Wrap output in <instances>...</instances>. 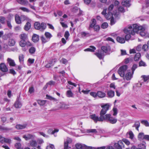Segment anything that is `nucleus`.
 Segmentation results:
<instances>
[{"mask_svg":"<svg viewBox=\"0 0 149 149\" xmlns=\"http://www.w3.org/2000/svg\"><path fill=\"white\" fill-rule=\"evenodd\" d=\"M19 37L22 40H26L27 39V35L24 33L21 34L19 35Z\"/></svg>","mask_w":149,"mask_h":149,"instance_id":"obj_22","label":"nucleus"},{"mask_svg":"<svg viewBox=\"0 0 149 149\" xmlns=\"http://www.w3.org/2000/svg\"><path fill=\"white\" fill-rule=\"evenodd\" d=\"M127 68V66L125 65L120 67L118 72L121 77H124L125 72Z\"/></svg>","mask_w":149,"mask_h":149,"instance_id":"obj_6","label":"nucleus"},{"mask_svg":"<svg viewBox=\"0 0 149 149\" xmlns=\"http://www.w3.org/2000/svg\"><path fill=\"white\" fill-rule=\"evenodd\" d=\"M21 17L16 15L15 17V20L16 23L17 24H20L21 23Z\"/></svg>","mask_w":149,"mask_h":149,"instance_id":"obj_28","label":"nucleus"},{"mask_svg":"<svg viewBox=\"0 0 149 149\" xmlns=\"http://www.w3.org/2000/svg\"><path fill=\"white\" fill-rule=\"evenodd\" d=\"M87 131L89 133H96L97 132V131L95 129H88Z\"/></svg>","mask_w":149,"mask_h":149,"instance_id":"obj_50","label":"nucleus"},{"mask_svg":"<svg viewBox=\"0 0 149 149\" xmlns=\"http://www.w3.org/2000/svg\"><path fill=\"white\" fill-rule=\"evenodd\" d=\"M118 10L121 13H124L125 12V10L124 8L122 6H119L118 8Z\"/></svg>","mask_w":149,"mask_h":149,"instance_id":"obj_51","label":"nucleus"},{"mask_svg":"<svg viewBox=\"0 0 149 149\" xmlns=\"http://www.w3.org/2000/svg\"><path fill=\"white\" fill-rule=\"evenodd\" d=\"M95 54L100 59H102L104 56L103 52H102L101 51H98L97 52L95 53Z\"/></svg>","mask_w":149,"mask_h":149,"instance_id":"obj_12","label":"nucleus"},{"mask_svg":"<svg viewBox=\"0 0 149 149\" xmlns=\"http://www.w3.org/2000/svg\"><path fill=\"white\" fill-rule=\"evenodd\" d=\"M113 115L114 116H116L117 113V109L116 108L114 107L113 109Z\"/></svg>","mask_w":149,"mask_h":149,"instance_id":"obj_60","label":"nucleus"},{"mask_svg":"<svg viewBox=\"0 0 149 149\" xmlns=\"http://www.w3.org/2000/svg\"><path fill=\"white\" fill-rule=\"evenodd\" d=\"M27 125V124H18L16 125V128L17 130H22L26 128Z\"/></svg>","mask_w":149,"mask_h":149,"instance_id":"obj_11","label":"nucleus"},{"mask_svg":"<svg viewBox=\"0 0 149 149\" xmlns=\"http://www.w3.org/2000/svg\"><path fill=\"white\" fill-rule=\"evenodd\" d=\"M141 123L146 127L149 126V123L147 120H142L141 121Z\"/></svg>","mask_w":149,"mask_h":149,"instance_id":"obj_40","label":"nucleus"},{"mask_svg":"<svg viewBox=\"0 0 149 149\" xmlns=\"http://www.w3.org/2000/svg\"><path fill=\"white\" fill-rule=\"evenodd\" d=\"M31 22L28 21L26 23L24 27V29L25 30L28 31L30 28L31 27L30 22Z\"/></svg>","mask_w":149,"mask_h":149,"instance_id":"obj_20","label":"nucleus"},{"mask_svg":"<svg viewBox=\"0 0 149 149\" xmlns=\"http://www.w3.org/2000/svg\"><path fill=\"white\" fill-rule=\"evenodd\" d=\"M72 139L69 137H67L66 140L64 142V149H68V144L72 143Z\"/></svg>","mask_w":149,"mask_h":149,"instance_id":"obj_8","label":"nucleus"},{"mask_svg":"<svg viewBox=\"0 0 149 149\" xmlns=\"http://www.w3.org/2000/svg\"><path fill=\"white\" fill-rule=\"evenodd\" d=\"M34 26L35 28L37 30H40V31H43L46 28V24L45 23L42 22L41 24L38 22H36L34 23Z\"/></svg>","mask_w":149,"mask_h":149,"instance_id":"obj_4","label":"nucleus"},{"mask_svg":"<svg viewBox=\"0 0 149 149\" xmlns=\"http://www.w3.org/2000/svg\"><path fill=\"white\" fill-rule=\"evenodd\" d=\"M140 126V123L139 121H136L134 124L132 126L133 127H135L136 129L139 131V128Z\"/></svg>","mask_w":149,"mask_h":149,"instance_id":"obj_31","label":"nucleus"},{"mask_svg":"<svg viewBox=\"0 0 149 149\" xmlns=\"http://www.w3.org/2000/svg\"><path fill=\"white\" fill-rule=\"evenodd\" d=\"M144 26H145V30H138V31L139 30H140V31H141L139 33H140V35L141 36L145 37V38H146V37L149 38V33H146L143 31H145V30L147 28V26L145 24V25H143V26H141L144 27Z\"/></svg>","mask_w":149,"mask_h":149,"instance_id":"obj_7","label":"nucleus"},{"mask_svg":"<svg viewBox=\"0 0 149 149\" xmlns=\"http://www.w3.org/2000/svg\"><path fill=\"white\" fill-rule=\"evenodd\" d=\"M19 60L21 63H23L24 60V56L23 54H20L19 55Z\"/></svg>","mask_w":149,"mask_h":149,"instance_id":"obj_38","label":"nucleus"},{"mask_svg":"<svg viewBox=\"0 0 149 149\" xmlns=\"http://www.w3.org/2000/svg\"><path fill=\"white\" fill-rule=\"evenodd\" d=\"M16 1L18 3L24 6L27 5L29 3L27 0H16Z\"/></svg>","mask_w":149,"mask_h":149,"instance_id":"obj_16","label":"nucleus"},{"mask_svg":"<svg viewBox=\"0 0 149 149\" xmlns=\"http://www.w3.org/2000/svg\"><path fill=\"white\" fill-rule=\"evenodd\" d=\"M90 95L94 97H96L97 96V93H96L94 92H91L90 93Z\"/></svg>","mask_w":149,"mask_h":149,"instance_id":"obj_62","label":"nucleus"},{"mask_svg":"<svg viewBox=\"0 0 149 149\" xmlns=\"http://www.w3.org/2000/svg\"><path fill=\"white\" fill-rule=\"evenodd\" d=\"M97 96L100 98L104 97L106 95V93L102 91H99L97 92Z\"/></svg>","mask_w":149,"mask_h":149,"instance_id":"obj_13","label":"nucleus"},{"mask_svg":"<svg viewBox=\"0 0 149 149\" xmlns=\"http://www.w3.org/2000/svg\"><path fill=\"white\" fill-rule=\"evenodd\" d=\"M45 36L48 40H49L50 38L52 37V35L49 32H46L45 33Z\"/></svg>","mask_w":149,"mask_h":149,"instance_id":"obj_30","label":"nucleus"},{"mask_svg":"<svg viewBox=\"0 0 149 149\" xmlns=\"http://www.w3.org/2000/svg\"><path fill=\"white\" fill-rule=\"evenodd\" d=\"M108 26V24L107 23L104 22L103 23L101 26L102 28L105 29L107 28Z\"/></svg>","mask_w":149,"mask_h":149,"instance_id":"obj_52","label":"nucleus"},{"mask_svg":"<svg viewBox=\"0 0 149 149\" xmlns=\"http://www.w3.org/2000/svg\"><path fill=\"white\" fill-rule=\"evenodd\" d=\"M7 61L10 66H15V64L14 60H13L10 58H8Z\"/></svg>","mask_w":149,"mask_h":149,"instance_id":"obj_17","label":"nucleus"},{"mask_svg":"<svg viewBox=\"0 0 149 149\" xmlns=\"http://www.w3.org/2000/svg\"><path fill=\"white\" fill-rule=\"evenodd\" d=\"M107 95L108 97L112 98L114 96V91L111 90L108 91L107 92Z\"/></svg>","mask_w":149,"mask_h":149,"instance_id":"obj_14","label":"nucleus"},{"mask_svg":"<svg viewBox=\"0 0 149 149\" xmlns=\"http://www.w3.org/2000/svg\"><path fill=\"white\" fill-rule=\"evenodd\" d=\"M114 7V5L113 4H111L110 5L108 8V9H107V12L110 13H111V11L113 9Z\"/></svg>","mask_w":149,"mask_h":149,"instance_id":"obj_45","label":"nucleus"},{"mask_svg":"<svg viewBox=\"0 0 149 149\" xmlns=\"http://www.w3.org/2000/svg\"><path fill=\"white\" fill-rule=\"evenodd\" d=\"M97 149H114L112 146H102L100 147H97Z\"/></svg>","mask_w":149,"mask_h":149,"instance_id":"obj_29","label":"nucleus"},{"mask_svg":"<svg viewBox=\"0 0 149 149\" xmlns=\"http://www.w3.org/2000/svg\"><path fill=\"white\" fill-rule=\"evenodd\" d=\"M39 40V36L36 34H34L32 37V40L34 42H38Z\"/></svg>","mask_w":149,"mask_h":149,"instance_id":"obj_19","label":"nucleus"},{"mask_svg":"<svg viewBox=\"0 0 149 149\" xmlns=\"http://www.w3.org/2000/svg\"><path fill=\"white\" fill-rule=\"evenodd\" d=\"M14 105L15 108H19L22 107V105L20 102L18 100L15 102Z\"/></svg>","mask_w":149,"mask_h":149,"instance_id":"obj_21","label":"nucleus"},{"mask_svg":"<svg viewBox=\"0 0 149 149\" xmlns=\"http://www.w3.org/2000/svg\"><path fill=\"white\" fill-rule=\"evenodd\" d=\"M138 137L139 140H141L145 139V135L143 133H140L138 135Z\"/></svg>","mask_w":149,"mask_h":149,"instance_id":"obj_24","label":"nucleus"},{"mask_svg":"<svg viewBox=\"0 0 149 149\" xmlns=\"http://www.w3.org/2000/svg\"><path fill=\"white\" fill-rule=\"evenodd\" d=\"M123 142H124L127 145H129L130 144V142L127 139H123Z\"/></svg>","mask_w":149,"mask_h":149,"instance_id":"obj_55","label":"nucleus"},{"mask_svg":"<svg viewBox=\"0 0 149 149\" xmlns=\"http://www.w3.org/2000/svg\"><path fill=\"white\" fill-rule=\"evenodd\" d=\"M145 29V26H139L137 24H134L132 26H130L127 28H125L124 31L125 33L127 34L125 36V39L126 40H129L131 38L130 35H134L135 33L138 32L139 30H143Z\"/></svg>","mask_w":149,"mask_h":149,"instance_id":"obj_1","label":"nucleus"},{"mask_svg":"<svg viewBox=\"0 0 149 149\" xmlns=\"http://www.w3.org/2000/svg\"><path fill=\"white\" fill-rule=\"evenodd\" d=\"M67 96L68 97H72L73 96V94L71 90H69L67 91L66 93Z\"/></svg>","mask_w":149,"mask_h":149,"instance_id":"obj_32","label":"nucleus"},{"mask_svg":"<svg viewBox=\"0 0 149 149\" xmlns=\"http://www.w3.org/2000/svg\"><path fill=\"white\" fill-rule=\"evenodd\" d=\"M83 146L80 143H77L75 145V148L73 149H83Z\"/></svg>","mask_w":149,"mask_h":149,"instance_id":"obj_35","label":"nucleus"},{"mask_svg":"<svg viewBox=\"0 0 149 149\" xmlns=\"http://www.w3.org/2000/svg\"><path fill=\"white\" fill-rule=\"evenodd\" d=\"M15 41L14 40L11 39L9 40L8 42V44L9 46H13L15 45Z\"/></svg>","mask_w":149,"mask_h":149,"instance_id":"obj_33","label":"nucleus"},{"mask_svg":"<svg viewBox=\"0 0 149 149\" xmlns=\"http://www.w3.org/2000/svg\"><path fill=\"white\" fill-rule=\"evenodd\" d=\"M38 103L41 106L44 105L46 103V101L45 100H38Z\"/></svg>","mask_w":149,"mask_h":149,"instance_id":"obj_49","label":"nucleus"},{"mask_svg":"<svg viewBox=\"0 0 149 149\" xmlns=\"http://www.w3.org/2000/svg\"><path fill=\"white\" fill-rule=\"evenodd\" d=\"M0 70L3 72H6L8 70L7 66L3 63H1L0 64Z\"/></svg>","mask_w":149,"mask_h":149,"instance_id":"obj_9","label":"nucleus"},{"mask_svg":"<svg viewBox=\"0 0 149 149\" xmlns=\"http://www.w3.org/2000/svg\"><path fill=\"white\" fill-rule=\"evenodd\" d=\"M130 1V0H123L122 2V4L124 6L129 7L131 5Z\"/></svg>","mask_w":149,"mask_h":149,"instance_id":"obj_10","label":"nucleus"},{"mask_svg":"<svg viewBox=\"0 0 149 149\" xmlns=\"http://www.w3.org/2000/svg\"><path fill=\"white\" fill-rule=\"evenodd\" d=\"M26 40H22L19 42V45L22 47H23L26 45Z\"/></svg>","mask_w":149,"mask_h":149,"instance_id":"obj_37","label":"nucleus"},{"mask_svg":"<svg viewBox=\"0 0 149 149\" xmlns=\"http://www.w3.org/2000/svg\"><path fill=\"white\" fill-rule=\"evenodd\" d=\"M54 147L53 145L49 144L47 146L46 149H54Z\"/></svg>","mask_w":149,"mask_h":149,"instance_id":"obj_57","label":"nucleus"},{"mask_svg":"<svg viewBox=\"0 0 149 149\" xmlns=\"http://www.w3.org/2000/svg\"><path fill=\"white\" fill-rule=\"evenodd\" d=\"M137 68V65L135 64H134L132 68V74H133L134 72Z\"/></svg>","mask_w":149,"mask_h":149,"instance_id":"obj_58","label":"nucleus"},{"mask_svg":"<svg viewBox=\"0 0 149 149\" xmlns=\"http://www.w3.org/2000/svg\"><path fill=\"white\" fill-rule=\"evenodd\" d=\"M102 50L105 53H108L110 50V47L109 46H102L101 47Z\"/></svg>","mask_w":149,"mask_h":149,"instance_id":"obj_15","label":"nucleus"},{"mask_svg":"<svg viewBox=\"0 0 149 149\" xmlns=\"http://www.w3.org/2000/svg\"><path fill=\"white\" fill-rule=\"evenodd\" d=\"M114 146L117 149H122L121 145H120L117 143H115L114 145Z\"/></svg>","mask_w":149,"mask_h":149,"instance_id":"obj_46","label":"nucleus"},{"mask_svg":"<svg viewBox=\"0 0 149 149\" xmlns=\"http://www.w3.org/2000/svg\"><path fill=\"white\" fill-rule=\"evenodd\" d=\"M21 20L22 21L26 20L28 22H31V20L29 18L27 17L24 15H22L20 16Z\"/></svg>","mask_w":149,"mask_h":149,"instance_id":"obj_27","label":"nucleus"},{"mask_svg":"<svg viewBox=\"0 0 149 149\" xmlns=\"http://www.w3.org/2000/svg\"><path fill=\"white\" fill-rule=\"evenodd\" d=\"M116 40L118 42L121 43H124L125 42V40L124 38L120 37H118L117 38Z\"/></svg>","mask_w":149,"mask_h":149,"instance_id":"obj_25","label":"nucleus"},{"mask_svg":"<svg viewBox=\"0 0 149 149\" xmlns=\"http://www.w3.org/2000/svg\"><path fill=\"white\" fill-rule=\"evenodd\" d=\"M141 56V54L139 53H136L135 55L134 59L135 61H137L139 59Z\"/></svg>","mask_w":149,"mask_h":149,"instance_id":"obj_34","label":"nucleus"},{"mask_svg":"<svg viewBox=\"0 0 149 149\" xmlns=\"http://www.w3.org/2000/svg\"><path fill=\"white\" fill-rule=\"evenodd\" d=\"M139 65L140 66H146V64L144 62L141 61L139 63Z\"/></svg>","mask_w":149,"mask_h":149,"instance_id":"obj_63","label":"nucleus"},{"mask_svg":"<svg viewBox=\"0 0 149 149\" xmlns=\"http://www.w3.org/2000/svg\"><path fill=\"white\" fill-rule=\"evenodd\" d=\"M6 19L3 16H0V22L3 24L5 23Z\"/></svg>","mask_w":149,"mask_h":149,"instance_id":"obj_39","label":"nucleus"},{"mask_svg":"<svg viewBox=\"0 0 149 149\" xmlns=\"http://www.w3.org/2000/svg\"><path fill=\"white\" fill-rule=\"evenodd\" d=\"M129 134L130 136V138L131 139H132L134 136V135L132 132L131 131H130L129 132Z\"/></svg>","mask_w":149,"mask_h":149,"instance_id":"obj_56","label":"nucleus"},{"mask_svg":"<svg viewBox=\"0 0 149 149\" xmlns=\"http://www.w3.org/2000/svg\"><path fill=\"white\" fill-rule=\"evenodd\" d=\"M96 48L93 46H90V48H87L84 49L85 51H90L91 52H93L95 50Z\"/></svg>","mask_w":149,"mask_h":149,"instance_id":"obj_26","label":"nucleus"},{"mask_svg":"<svg viewBox=\"0 0 149 149\" xmlns=\"http://www.w3.org/2000/svg\"><path fill=\"white\" fill-rule=\"evenodd\" d=\"M132 74L131 72H128L126 74L125 76L126 79L127 80H130L132 78Z\"/></svg>","mask_w":149,"mask_h":149,"instance_id":"obj_23","label":"nucleus"},{"mask_svg":"<svg viewBox=\"0 0 149 149\" xmlns=\"http://www.w3.org/2000/svg\"><path fill=\"white\" fill-rule=\"evenodd\" d=\"M24 138L26 140H28L31 139H33L34 138V136L31 134H28L26 135H24L23 136Z\"/></svg>","mask_w":149,"mask_h":149,"instance_id":"obj_18","label":"nucleus"},{"mask_svg":"<svg viewBox=\"0 0 149 149\" xmlns=\"http://www.w3.org/2000/svg\"><path fill=\"white\" fill-rule=\"evenodd\" d=\"M101 13L107 19H110L113 17V16H114L115 17H118V15L117 13L113 15L112 13L107 12V8L104 9Z\"/></svg>","mask_w":149,"mask_h":149,"instance_id":"obj_3","label":"nucleus"},{"mask_svg":"<svg viewBox=\"0 0 149 149\" xmlns=\"http://www.w3.org/2000/svg\"><path fill=\"white\" fill-rule=\"evenodd\" d=\"M42 42L43 43H45L49 41L47 38H45L43 36H42L40 38Z\"/></svg>","mask_w":149,"mask_h":149,"instance_id":"obj_36","label":"nucleus"},{"mask_svg":"<svg viewBox=\"0 0 149 149\" xmlns=\"http://www.w3.org/2000/svg\"><path fill=\"white\" fill-rule=\"evenodd\" d=\"M19 9H21L24 12H26L27 13H29V10L28 8L25 7H21L19 8Z\"/></svg>","mask_w":149,"mask_h":149,"instance_id":"obj_54","label":"nucleus"},{"mask_svg":"<svg viewBox=\"0 0 149 149\" xmlns=\"http://www.w3.org/2000/svg\"><path fill=\"white\" fill-rule=\"evenodd\" d=\"M101 107L102 108V109L100 112V116L99 117L95 114H93L90 116V118L92 119L95 123H96L97 121L102 122L104 120V115L109 109L110 106L109 104H106L102 106Z\"/></svg>","mask_w":149,"mask_h":149,"instance_id":"obj_2","label":"nucleus"},{"mask_svg":"<svg viewBox=\"0 0 149 149\" xmlns=\"http://www.w3.org/2000/svg\"><path fill=\"white\" fill-rule=\"evenodd\" d=\"M149 47L147 45L144 44L143 45L142 49L144 51H147Z\"/></svg>","mask_w":149,"mask_h":149,"instance_id":"obj_41","label":"nucleus"},{"mask_svg":"<svg viewBox=\"0 0 149 149\" xmlns=\"http://www.w3.org/2000/svg\"><path fill=\"white\" fill-rule=\"evenodd\" d=\"M81 36L83 37L88 36H90V34L88 33L82 32L81 33Z\"/></svg>","mask_w":149,"mask_h":149,"instance_id":"obj_43","label":"nucleus"},{"mask_svg":"<svg viewBox=\"0 0 149 149\" xmlns=\"http://www.w3.org/2000/svg\"><path fill=\"white\" fill-rule=\"evenodd\" d=\"M96 22V20L95 19H93L92 20V23L90 25V27H93L95 25Z\"/></svg>","mask_w":149,"mask_h":149,"instance_id":"obj_53","label":"nucleus"},{"mask_svg":"<svg viewBox=\"0 0 149 149\" xmlns=\"http://www.w3.org/2000/svg\"><path fill=\"white\" fill-rule=\"evenodd\" d=\"M8 26L10 28H11L12 27V26L11 25L10 23V19L7 20L6 21Z\"/></svg>","mask_w":149,"mask_h":149,"instance_id":"obj_59","label":"nucleus"},{"mask_svg":"<svg viewBox=\"0 0 149 149\" xmlns=\"http://www.w3.org/2000/svg\"><path fill=\"white\" fill-rule=\"evenodd\" d=\"M69 33L68 31H66L65 32L64 34V37L66 38V39H67L68 38V37L69 36Z\"/></svg>","mask_w":149,"mask_h":149,"instance_id":"obj_64","label":"nucleus"},{"mask_svg":"<svg viewBox=\"0 0 149 149\" xmlns=\"http://www.w3.org/2000/svg\"><path fill=\"white\" fill-rule=\"evenodd\" d=\"M15 147L17 149H23L21 148V144L19 143H17L15 144Z\"/></svg>","mask_w":149,"mask_h":149,"instance_id":"obj_42","label":"nucleus"},{"mask_svg":"<svg viewBox=\"0 0 149 149\" xmlns=\"http://www.w3.org/2000/svg\"><path fill=\"white\" fill-rule=\"evenodd\" d=\"M18 49L17 48V47H13L11 48L9 50H8V51L10 52L11 51H13V52H16L17 51Z\"/></svg>","mask_w":149,"mask_h":149,"instance_id":"obj_61","label":"nucleus"},{"mask_svg":"<svg viewBox=\"0 0 149 149\" xmlns=\"http://www.w3.org/2000/svg\"><path fill=\"white\" fill-rule=\"evenodd\" d=\"M30 144L32 147H35L37 145V142L36 141L32 140L30 142Z\"/></svg>","mask_w":149,"mask_h":149,"instance_id":"obj_44","label":"nucleus"},{"mask_svg":"<svg viewBox=\"0 0 149 149\" xmlns=\"http://www.w3.org/2000/svg\"><path fill=\"white\" fill-rule=\"evenodd\" d=\"M141 77L143 78L144 81L145 82L146 81L148 80L149 79V75H142Z\"/></svg>","mask_w":149,"mask_h":149,"instance_id":"obj_47","label":"nucleus"},{"mask_svg":"<svg viewBox=\"0 0 149 149\" xmlns=\"http://www.w3.org/2000/svg\"><path fill=\"white\" fill-rule=\"evenodd\" d=\"M36 51V49L33 47H31L29 50V52L31 54H33Z\"/></svg>","mask_w":149,"mask_h":149,"instance_id":"obj_48","label":"nucleus"},{"mask_svg":"<svg viewBox=\"0 0 149 149\" xmlns=\"http://www.w3.org/2000/svg\"><path fill=\"white\" fill-rule=\"evenodd\" d=\"M104 120L107 122H109L112 124H114L116 123L117 119L112 117L110 114H107L104 115Z\"/></svg>","mask_w":149,"mask_h":149,"instance_id":"obj_5","label":"nucleus"}]
</instances>
